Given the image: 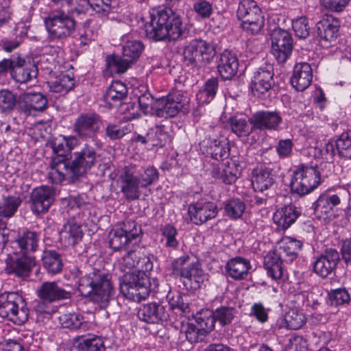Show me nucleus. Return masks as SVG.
Masks as SVG:
<instances>
[{"label": "nucleus", "instance_id": "obj_1", "mask_svg": "<svg viewBox=\"0 0 351 351\" xmlns=\"http://www.w3.org/2000/svg\"><path fill=\"white\" fill-rule=\"evenodd\" d=\"M52 148L56 156L51 160L49 177L54 184L64 180L74 182L85 176L97 162L96 150L88 143H85L80 151L71 153L62 139H56Z\"/></svg>", "mask_w": 351, "mask_h": 351}, {"label": "nucleus", "instance_id": "obj_2", "mask_svg": "<svg viewBox=\"0 0 351 351\" xmlns=\"http://www.w3.org/2000/svg\"><path fill=\"white\" fill-rule=\"evenodd\" d=\"M177 10L172 8L158 10L151 14V21L146 26V35L155 41L176 40L186 36V29L182 27V22Z\"/></svg>", "mask_w": 351, "mask_h": 351}, {"label": "nucleus", "instance_id": "obj_3", "mask_svg": "<svg viewBox=\"0 0 351 351\" xmlns=\"http://www.w3.org/2000/svg\"><path fill=\"white\" fill-rule=\"evenodd\" d=\"M78 291L84 297L106 307L115 293L112 276L104 269H93L89 274L82 276L78 282Z\"/></svg>", "mask_w": 351, "mask_h": 351}, {"label": "nucleus", "instance_id": "obj_4", "mask_svg": "<svg viewBox=\"0 0 351 351\" xmlns=\"http://www.w3.org/2000/svg\"><path fill=\"white\" fill-rule=\"evenodd\" d=\"M29 308L24 299L16 293L0 295V317L21 325L28 319Z\"/></svg>", "mask_w": 351, "mask_h": 351}, {"label": "nucleus", "instance_id": "obj_5", "mask_svg": "<svg viewBox=\"0 0 351 351\" xmlns=\"http://www.w3.org/2000/svg\"><path fill=\"white\" fill-rule=\"evenodd\" d=\"M103 125L102 117L95 112H85L80 113L73 125V131L82 141H86L91 139L95 145L101 147V143L97 138Z\"/></svg>", "mask_w": 351, "mask_h": 351}, {"label": "nucleus", "instance_id": "obj_6", "mask_svg": "<svg viewBox=\"0 0 351 351\" xmlns=\"http://www.w3.org/2000/svg\"><path fill=\"white\" fill-rule=\"evenodd\" d=\"M150 282L148 276L143 271L126 272L120 289L125 298L135 302L145 300L150 292Z\"/></svg>", "mask_w": 351, "mask_h": 351}, {"label": "nucleus", "instance_id": "obj_7", "mask_svg": "<svg viewBox=\"0 0 351 351\" xmlns=\"http://www.w3.org/2000/svg\"><path fill=\"white\" fill-rule=\"evenodd\" d=\"M215 53L212 45L202 39H195L184 47V61L189 66L199 69L209 64Z\"/></svg>", "mask_w": 351, "mask_h": 351}, {"label": "nucleus", "instance_id": "obj_8", "mask_svg": "<svg viewBox=\"0 0 351 351\" xmlns=\"http://www.w3.org/2000/svg\"><path fill=\"white\" fill-rule=\"evenodd\" d=\"M45 25L51 38L65 39L75 31L77 22L68 13L55 10L45 19Z\"/></svg>", "mask_w": 351, "mask_h": 351}, {"label": "nucleus", "instance_id": "obj_9", "mask_svg": "<svg viewBox=\"0 0 351 351\" xmlns=\"http://www.w3.org/2000/svg\"><path fill=\"white\" fill-rule=\"evenodd\" d=\"M320 181V173L316 166L302 165L293 173L291 190L294 193L304 195L317 188Z\"/></svg>", "mask_w": 351, "mask_h": 351}, {"label": "nucleus", "instance_id": "obj_10", "mask_svg": "<svg viewBox=\"0 0 351 351\" xmlns=\"http://www.w3.org/2000/svg\"><path fill=\"white\" fill-rule=\"evenodd\" d=\"M237 15L242 21V28L251 34H258L264 25L261 10L254 0H241Z\"/></svg>", "mask_w": 351, "mask_h": 351}, {"label": "nucleus", "instance_id": "obj_11", "mask_svg": "<svg viewBox=\"0 0 351 351\" xmlns=\"http://www.w3.org/2000/svg\"><path fill=\"white\" fill-rule=\"evenodd\" d=\"M271 53L278 63L285 62L293 50V38L285 29L276 28L271 34Z\"/></svg>", "mask_w": 351, "mask_h": 351}, {"label": "nucleus", "instance_id": "obj_12", "mask_svg": "<svg viewBox=\"0 0 351 351\" xmlns=\"http://www.w3.org/2000/svg\"><path fill=\"white\" fill-rule=\"evenodd\" d=\"M189 102V99L181 93L169 94L165 97L157 99L155 102V112L158 117H173L176 116Z\"/></svg>", "mask_w": 351, "mask_h": 351}, {"label": "nucleus", "instance_id": "obj_13", "mask_svg": "<svg viewBox=\"0 0 351 351\" xmlns=\"http://www.w3.org/2000/svg\"><path fill=\"white\" fill-rule=\"evenodd\" d=\"M138 171L126 166L121 171L119 181L121 192L129 202L139 199L141 196V186L139 179L136 177Z\"/></svg>", "mask_w": 351, "mask_h": 351}, {"label": "nucleus", "instance_id": "obj_14", "mask_svg": "<svg viewBox=\"0 0 351 351\" xmlns=\"http://www.w3.org/2000/svg\"><path fill=\"white\" fill-rule=\"evenodd\" d=\"M71 11L78 14L86 13L90 8L100 18H107L112 8L116 5V0H69Z\"/></svg>", "mask_w": 351, "mask_h": 351}, {"label": "nucleus", "instance_id": "obj_15", "mask_svg": "<svg viewBox=\"0 0 351 351\" xmlns=\"http://www.w3.org/2000/svg\"><path fill=\"white\" fill-rule=\"evenodd\" d=\"M340 21L332 16L327 15L316 24L317 38L321 45L328 48L333 46L339 36Z\"/></svg>", "mask_w": 351, "mask_h": 351}, {"label": "nucleus", "instance_id": "obj_16", "mask_svg": "<svg viewBox=\"0 0 351 351\" xmlns=\"http://www.w3.org/2000/svg\"><path fill=\"white\" fill-rule=\"evenodd\" d=\"M35 265L34 256L20 254L16 250L7 259L6 271L9 274L24 278L29 276Z\"/></svg>", "mask_w": 351, "mask_h": 351}, {"label": "nucleus", "instance_id": "obj_17", "mask_svg": "<svg viewBox=\"0 0 351 351\" xmlns=\"http://www.w3.org/2000/svg\"><path fill=\"white\" fill-rule=\"evenodd\" d=\"M19 106L26 116H35L48 107L47 97L40 93H23L19 97Z\"/></svg>", "mask_w": 351, "mask_h": 351}, {"label": "nucleus", "instance_id": "obj_18", "mask_svg": "<svg viewBox=\"0 0 351 351\" xmlns=\"http://www.w3.org/2000/svg\"><path fill=\"white\" fill-rule=\"evenodd\" d=\"M173 273L182 278L199 283L203 282L202 278V270L198 268L194 258L189 255H185L176 259L172 263Z\"/></svg>", "mask_w": 351, "mask_h": 351}, {"label": "nucleus", "instance_id": "obj_19", "mask_svg": "<svg viewBox=\"0 0 351 351\" xmlns=\"http://www.w3.org/2000/svg\"><path fill=\"white\" fill-rule=\"evenodd\" d=\"M340 261L338 251L333 248L325 250L313 263V271L322 278H326L336 269Z\"/></svg>", "mask_w": 351, "mask_h": 351}, {"label": "nucleus", "instance_id": "obj_20", "mask_svg": "<svg viewBox=\"0 0 351 351\" xmlns=\"http://www.w3.org/2000/svg\"><path fill=\"white\" fill-rule=\"evenodd\" d=\"M54 199L55 191L51 187L43 186L36 188L31 194V209L37 215L45 213L48 211Z\"/></svg>", "mask_w": 351, "mask_h": 351}, {"label": "nucleus", "instance_id": "obj_21", "mask_svg": "<svg viewBox=\"0 0 351 351\" xmlns=\"http://www.w3.org/2000/svg\"><path fill=\"white\" fill-rule=\"evenodd\" d=\"M282 118L277 111L263 110L254 113L250 119V123L256 130H275L280 128Z\"/></svg>", "mask_w": 351, "mask_h": 351}, {"label": "nucleus", "instance_id": "obj_22", "mask_svg": "<svg viewBox=\"0 0 351 351\" xmlns=\"http://www.w3.org/2000/svg\"><path fill=\"white\" fill-rule=\"evenodd\" d=\"M217 213V205L211 202H197L189 208L191 220L196 225H201L215 218Z\"/></svg>", "mask_w": 351, "mask_h": 351}, {"label": "nucleus", "instance_id": "obj_23", "mask_svg": "<svg viewBox=\"0 0 351 351\" xmlns=\"http://www.w3.org/2000/svg\"><path fill=\"white\" fill-rule=\"evenodd\" d=\"M40 239V232L25 228L18 233L13 245L14 247H18L20 254L29 255L38 250Z\"/></svg>", "mask_w": 351, "mask_h": 351}, {"label": "nucleus", "instance_id": "obj_24", "mask_svg": "<svg viewBox=\"0 0 351 351\" xmlns=\"http://www.w3.org/2000/svg\"><path fill=\"white\" fill-rule=\"evenodd\" d=\"M137 316L141 320L149 324H157L167 321L169 318L165 306L156 302L142 305L138 311Z\"/></svg>", "mask_w": 351, "mask_h": 351}, {"label": "nucleus", "instance_id": "obj_25", "mask_svg": "<svg viewBox=\"0 0 351 351\" xmlns=\"http://www.w3.org/2000/svg\"><path fill=\"white\" fill-rule=\"evenodd\" d=\"M275 184L273 170L267 167L255 168L252 173V185L254 191L264 193Z\"/></svg>", "mask_w": 351, "mask_h": 351}, {"label": "nucleus", "instance_id": "obj_26", "mask_svg": "<svg viewBox=\"0 0 351 351\" xmlns=\"http://www.w3.org/2000/svg\"><path fill=\"white\" fill-rule=\"evenodd\" d=\"M340 202L337 195L323 194L314 204L315 214L319 219H331L335 217L334 208Z\"/></svg>", "mask_w": 351, "mask_h": 351}, {"label": "nucleus", "instance_id": "obj_27", "mask_svg": "<svg viewBox=\"0 0 351 351\" xmlns=\"http://www.w3.org/2000/svg\"><path fill=\"white\" fill-rule=\"evenodd\" d=\"M300 209L289 204L278 208L274 214L273 220L281 230L288 229L300 216Z\"/></svg>", "mask_w": 351, "mask_h": 351}, {"label": "nucleus", "instance_id": "obj_28", "mask_svg": "<svg viewBox=\"0 0 351 351\" xmlns=\"http://www.w3.org/2000/svg\"><path fill=\"white\" fill-rule=\"evenodd\" d=\"M313 70L307 62L297 63L293 71L291 83L293 88L298 91H303L311 84Z\"/></svg>", "mask_w": 351, "mask_h": 351}, {"label": "nucleus", "instance_id": "obj_29", "mask_svg": "<svg viewBox=\"0 0 351 351\" xmlns=\"http://www.w3.org/2000/svg\"><path fill=\"white\" fill-rule=\"evenodd\" d=\"M38 72V67L34 62L25 61L17 56L12 77L18 82L27 83L33 78H36Z\"/></svg>", "mask_w": 351, "mask_h": 351}, {"label": "nucleus", "instance_id": "obj_30", "mask_svg": "<svg viewBox=\"0 0 351 351\" xmlns=\"http://www.w3.org/2000/svg\"><path fill=\"white\" fill-rule=\"evenodd\" d=\"M274 73L264 69L254 72L251 82V88L254 95L260 97L267 93L274 84Z\"/></svg>", "mask_w": 351, "mask_h": 351}, {"label": "nucleus", "instance_id": "obj_31", "mask_svg": "<svg viewBox=\"0 0 351 351\" xmlns=\"http://www.w3.org/2000/svg\"><path fill=\"white\" fill-rule=\"evenodd\" d=\"M37 292L39 298L43 301H47L48 303L67 299L71 295V292L58 286L56 282H45L42 283Z\"/></svg>", "mask_w": 351, "mask_h": 351}, {"label": "nucleus", "instance_id": "obj_32", "mask_svg": "<svg viewBox=\"0 0 351 351\" xmlns=\"http://www.w3.org/2000/svg\"><path fill=\"white\" fill-rule=\"evenodd\" d=\"M239 62L234 54L228 50L221 53L217 61V69L223 80H231L237 74Z\"/></svg>", "mask_w": 351, "mask_h": 351}, {"label": "nucleus", "instance_id": "obj_33", "mask_svg": "<svg viewBox=\"0 0 351 351\" xmlns=\"http://www.w3.org/2000/svg\"><path fill=\"white\" fill-rule=\"evenodd\" d=\"M59 240L65 247H74L83 237L81 226L74 221H69L64 224L59 232Z\"/></svg>", "mask_w": 351, "mask_h": 351}, {"label": "nucleus", "instance_id": "obj_34", "mask_svg": "<svg viewBox=\"0 0 351 351\" xmlns=\"http://www.w3.org/2000/svg\"><path fill=\"white\" fill-rule=\"evenodd\" d=\"M202 145L205 147L206 154L216 160H223L230 155V148L226 140L221 141L208 138L203 140Z\"/></svg>", "mask_w": 351, "mask_h": 351}, {"label": "nucleus", "instance_id": "obj_35", "mask_svg": "<svg viewBox=\"0 0 351 351\" xmlns=\"http://www.w3.org/2000/svg\"><path fill=\"white\" fill-rule=\"evenodd\" d=\"M250 268V261L241 256L231 258L226 265L227 274L234 280L245 279Z\"/></svg>", "mask_w": 351, "mask_h": 351}, {"label": "nucleus", "instance_id": "obj_36", "mask_svg": "<svg viewBox=\"0 0 351 351\" xmlns=\"http://www.w3.org/2000/svg\"><path fill=\"white\" fill-rule=\"evenodd\" d=\"M282 263V257L276 252L268 253L265 257V267L268 275L273 279L278 280L283 278L284 270Z\"/></svg>", "mask_w": 351, "mask_h": 351}, {"label": "nucleus", "instance_id": "obj_37", "mask_svg": "<svg viewBox=\"0 0 351 351\" xmlns=\"http://www.w3.org/2000/svg\"><path fill=\"white\" fill-rule=\"evenodd\" d=\"M44 268L53 274L60 273L63 268L61 255L55 250H45L42 256Z\"/></svg>", "mask_w": 351, "mask_h": 351}, {"label": "nucleus", "instance_id": "obj_38", "mask_svg": "<svg viewBox=\"0 0 351 351\" xmlns=\"http://www.w3.org/2000/svg\"><path fill=\"white\" fill-rule=\"evenodd\" d=\"M134 63L128 58L122 56L111 54L106 58V65L110 73H124Z\"/></svg>", "mask_w": 351, "mask_h": 351}, {"label": "nucleus", "instance_id": "obj_39", "mask_svg": "<svg viewBox=\"0 0 351 351\" xmlns=\"http://www.w3.org/2000/svg\"><path fill=\"white\" fill-rule=\"evenodd\" d=\"M128 95V88L120 81L112 82L105 94V100L110 105L121 101Z\"/></svg>", "mask_w": 351, "mask_h": 351}, {"label": "nucleus", "instance_id": "obj_40", "mask_svg": "<svg viewBox=\"0 0 351 351\" xmlns=\"http://www.w3.org/2000/svg\"><path fill=\"white\" fill-rule=\"evenodd\" d=\"M250 119L239 117L237 116L231 117L228 120V124L231 131L238 137L248 136L254 130V126L250 125Z\"/></svg>", "mask_w": 351, "mask_h": 351}, {"label": "nucleus", "instance_id": "obj_41", "mask_svg": "<svg viewBox=\"0 0 351 351\" xmlns=\"http://www.w3.org/2000/svg\"><path fill=\"white\" fill-rule=\"evenodd\" d=\"M129 167L138 171L136 177L139 179V182L143 189L153 184L158 180V170L154 167L143 168L141 166L132 164L130 165Z\"/></svg>", "mask_w": 351, "mask_h": 351}, {"label": "nucleus", "instance_id": "obj_42", "mask_svg": "<svg viewBox=\"0 0 351 351\" xmlns=\"http://www.w3.org/2000/svg\"><path fill=\"white\" fill-rule=\"evenodd\" d=\"M104 341L97 337L92 338L79 337L72 351H105Z\"/></svg>", "mask_w": 351, "mask_h": 351}, {"label": "nucleus", "instance_id": "obj_43", "mask_svg": "<svg viewBox=\"0 0 351 351\" xmlns=\"http://www.w3.org/2000/svg\"><path fill=\"white\" fill-rule=\"evenodd\" d=\"M302 247V243L300 241L288 237L284 242L283 246L280 248L282 252L278 255L282 258L284 257L285 261L291 262L298 257Z\"/></svg>", "mask_w": 351, "mask_h": 351}, {"label": "nucleus", "instance_id": "obj_44", "mask_svg": "<svg viewBox=\"0 0 351 351\" xmlns=\"http://www.w3.org/2000/svg\"><path fill=\"white\" fill-rule=\"evenodd\" d=\"M109 245L114 251H119L129 247L132 242L117 226L112 229L109 234Z\"/></svg>", "mask_w": 351, "mask_h": 351}, {"label": "nucleus", "instance_id": "obj_45", "mask_svg": "<svg viewBox=\"0 0 351 351\" xmlns=\"http://www.w3.org/2000/svg\"><path fill=\"white\" fill-rule=\"evenodd\" d=\"M75 86L74 78L69 75H60L55 80L50 82V90L62 95L66 94Z\"/></svg>", "mask_w": 351, "mask_h": 351}, {"label": "nucleus", "instance_id": "obj_46", "mask_svg": "<svg viewBox=\"0 0 351 351\" xmlns=\"http://www.w3.org/2000/svg\"><path fill=\"white\" fill-rule=\"evenodd\" d=\"M181 333H184L186 339L191 343L204 341L207 334L203 328L192 323L182 324Z\"/></svg>", "mask_w": 351, "mask_h": 351}, {"label": "nucleus", "instance_id": "obj_47", "mask_svg": "<svg viewBox=\"0 0 351 351\" xmlns=\"http://www.w3.org/2000/svg\"><path fill=\"white\" fill-rule=\"evenodd\" d=\"M335 147L340 157L351 159V130L341 133L335 141Z\"/></svg>", "mask_w": 351, "mask_h": 351}, {"label": "nucleus", "instance_id": "obj_48", "mask_svg": "<svg viewBox=\"0 0 351 351\" xmlns=\"http://www.w3.org/2000/svg\"><path fill=\"white\" fill-rule=\"evenodd\" d=\"M100 21L101 19H99V16H93L84 23L83 27L85 30L80 36L81 45H86L93 39L94 31L99 29L101 26Z\"/></svg>", "mask_w": 351, "mask_h": 351}, {"label": "nucleus", "instance_id": "obj_49", "mask_svg": "<svg viewBox=\"0 0 351 351\" xmlns=\"http://www.w3.org/2000/svg\"><path fill=\"white\" fill-rule=\"evenodd\" d=\"M58 319L63 328L71 330L79 329L84 322L83 315L75 312L62 313Z\"/></svg>", "mask_w": 351, "mask_h": 351}, {"label": "nucleus", "instance_id": "obj_50", "mask_svg": "<svg viewBox=\"0 0 351 351\" xmlns=\"http://www.w3.org/2000/svg\"><path fill=\"white\" fill-rule=\"evenodd\" d=\"M126 253L122 256L118 261L120 269L125 271L126 269H131L136 265H140L141 261L138 260L139 258L136 252V247L132 245V248L124 249Z\"/></svg>", "mask_w": 351, "mask_h": 351}, {"label": "nucleus", "instance_id": "obj_51", "mask_svg": "<svg viewBox=\"0 0 351 351\" xmlns=\"http://www.w3.org/2000/svg\"><path fill=\"white\" fill-rule=\"evenodd\" d=\"M224 210L226 215L231 219H239L240 218L245 210V203L239 198H232L226 201Z\"/></svg>", "mask_w": 351, "mask_h": 351}, {"label": "nucleus", "instance_id": "obj_52", "mask_svg": "<svg viewBox=\"0 0 351 351\" xmlns=\"http://www.w3.org/2000/svg\"><path fill=\"white\" fill-rule=\"evenodd\" d=\"M218 88V80L212 77L206 81L203 90L197 95V99L202 103H209L215 96Z\"/></svg>", "mask_w": 351, "mask_h": 351}, {"label": "nucleus", "instance_id": "obj_53", "mask_svg": "<svg viewBox=\"0 0 351 351\" xmlns=\"http://www.w3.org/2000/svg\"><path fill=\"white\" fill-rule=\"evenodd\" d=\"M144 49L140 40H128L123 47L122 54L135 63Z\"/></svg>", "mask_w": 351, "mask_h": 351}, {"label": "nucleus", "instance_id": "obj_54", "mask_svg": "<svg viewBox=\"0 0 351 351\" xmlns=\"http://www.w3.org/2000/svg\"><path fill=\"white\" fill-rule=\"evenodd\" d=\"M168 138L169 134L165 130V125H157L147 132V139L152 146H163Z\"/></svg>", "mask_w": 351, "mask_h": 351}, {"label": "nucleus", "instance_id": "obj_55", "mask_svg": "<svg viewBox=\"0 0 351 351\" xmlns=\"http://www.w3.org/2000/svg\"><path fill=\"white\" fill-rule=\"evenodd\" d=\"M197 326L203 328L208 335L215 328V319L213 315V311L206 309L201 311L195 317Z\"/></svg>", "mask_w": 351, "mask_h": 351}, {"label": "nucleus", "instance_id": "obj_56", "mask_svg": "<svg viewBox=\"0 0 351 351\" xmlns=\"http://www.w3.org/2000/svg\"><path fill=\"white\" fill-rule=\"evenodd\" d=\"M21 203L20 197L8 196L4 198L3 203L0 205V217H11L16 212Z\"/></svg>", "mask_w": 351, "mask_h": 351}, {"label": "nucleus", "instance_id": "obj_57", "mask_svg": "<svg viewBox=\"0 0 351 351\" xmlns=\"http://www.w3.org/2000/svg\"><path fill=\"white\" fill-rule=\"evenodd\" d=\"M236 313V309L231 306H222L213 311L215 322L223 326L230 324Z\"/></svg>", "mask_w": 351, "mask_h": 351}, {"label": "nucleus", "instance_id": "obj_58", "mask_svg": "<svg viewBox=\"0 0 351 351\" xmlns=\"http://www.w3.org/2000/svg\"><path fill=\"white\" fill-rule=\"evenodd\" d=\"M117 227L130 239L133 243L136 242V239L141 234V227L136 221L132 220H127L123 221Z\"/></svg>", "mask_w": 351, "mask_h": 351}, {"label": "nucleus", "instance_id": "obj_59", "mask_svg": "<svg viewBox=\"0 0 351 351\" xmlns=\"http://www.w3.org/2000/svg\"><path fill=\"white\" fill-rule=\"evenodd\" d=\"M16 99L15 95L8 90H0V112L9 113L15 107Z\"/></svg>", "mask_w": 351, "mask_h": 351}, {"label": "nucleus", "instance_id": "obj_60", "mask_svg": "<svg viewBox=\"0 0 351 351\" xmlns=\"http://www.w3.org/2000/svg\"><path fill=\"white\" fill-rule=\"evenodd\" d=\"M285 322L288 328L298 330L301 328L306 322L305 315L300 312L291 310L285 315Z\"/></svg>", "mask_w": 351, "mask_h": 351}, {"label": "nucleus", "instance_id": "obj_61", "mask_svg": "<svg viewBox=\"0 0 351 351\" xmlns=\"http://www.w3.org/2000/svg\"><path fill=\"white\" fill-rule=\"evenodd\" d=\"M350 301V296L345 289H338L331 291L328 294V304L330 306H337L348 304Z\"/></svg>", "mask_w": 351, "mask_h": 351}, {"label": "nucleus", "instance_id": "obj_62", "mask_svg": "<svg viewBox=\"0 0 351 351\" xmlns=\"http://www.w3.org/2000/svg\"><path fill=\"white\" fill-rule=\"evenodd\" d=\"M335 154V145L330 142L320 143L314 147V156L315 158L325 160H332Z\"/></svg>", "mask_w": 351, "mask_h": 351}, {"label": "nucleus", "instance_id": "obj_63", "mask_svg": "<svg viewBox=\"0 0 351 351\" xmlns=\"http://www.w3.org/2000/svg\"><path fill=\"white\" fill-rule=\"evenodd\" d=\"M292 28L296 36L300 38L305 39L310 34L311 27L308 20L306 17H300L293 21Z\"/></svg>", "mask_w": 351, "mask_h": 351}, {"label": "nucleus", "instance_id": "obj_64", "mask_svg": "<svg viewBox=\"0 0 351 351\" xmlns=\"http://www.w3.org/2000/svg\"><path fill=\"white\" fill-rule=\"evenodd\" d=\"M166 298L173 310L177 308L184 313L189 308L188 303L184 301L182 295L179 292L169 291Z\"/></svg>", "mask_w": 351, "mask_h": 351}]
</instances>
